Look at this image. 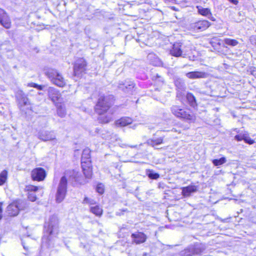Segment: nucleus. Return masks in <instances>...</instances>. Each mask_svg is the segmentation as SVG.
Wrapping results in <instances>:
<instances>
[{"instance_id":"nucleus-1","label":"nucleus","mask_w":256,"mask_h":256,"mask_svg":"<svg viewBox=\"0 0 256 256\" xmlns=\"http://www.w3.org/2000/svg\"><path fill=\"white\" fill-rule=\"evenodd\" d=\"M114 102V98L112 96L100 94L94 106L96 112L99 115L104 114L112 106Z\"/></svg>"},{"instance_id":"nucleus-2","label":"nucleus","mask_w":256,"mask_h":256,"mask_svg":"<svg viewBox=\"0 0 256 256\" xmlns=\"http://www.w3.org/2000/svg\"><path fill=\"white\" fill-rule=\"evenodd\" d=\"M170 110L176 117L188 123L194 122L196 120L195 115L190 109L173 105L170 108Z\"/></svg>"},{"instance_id":"nucleus-3","label":"nucleus","mask_w":256,"mask_h":256,"mask_svg":"<svg viewBox=\"0 0 256 256\" xmlns=\"http://www.w3.org/2000/svg\"><path fill=\"white\" fill-rule=\"evenodd\" d=\"M45 74L53 84L59 87H63L66 85V82L62 76L56 70L48 68Z\"/></svg>"},{"instance_id":"nucleus-4","label":"nucleus","mask_w":256,"mask_h":256,"mask_svg":"<svg viewBox=\"0 0 256 256\" xmlns=\"http://www.w3.org/2000/svg\"><path fill=\"white\" fill-rule=\"evenodd\" d=\"M68 180L65 176L61 178L56 194V200L60 203L64 199L67 192Z\"/></svg>"},{"instance_id":"nucleus-5","label":"nucleus","mask_w":256,"mask_h":256,"mask_svg":"<svg viewBox=\"0 0 256 256\" xmlns=\"http://www.w3.org/2000/svg\"><path fill=\"white\" fill-rule=\"evenodd\" d=\"M27 207L26 202L22 200H18L10 204L6 208V212L10 216H16L20 210H23Z\"/></svg>"},{"instance_id":"nucleus-6","label":"nucleus","mask_w":256,"mask_h":256,"mask_svg":"<svg viewBox=\"0 0 256 256\" xmlns=\"http://www.w3.org/2000/svg\"><path fill=\"white\" fill-rule=\"evenodd\" d=\"M87 62L84 58H79L76 60L74 64V74L78 77H80L85 74L86 70Z\"/></svg>"},{"instance_id":"nucleus-7","label":"nucleus","mask_w":256,"mask_h":256,"mask_svg":"<svg viewBox=\"0 0 256 256\" xmlns=\"http://www.w3.org/2000/svg\"><path fill=\"white\" fill-rule=\"evenodd\" d=\"M58 220L56 216H52L50 217L48 222L45 224L44 228L48 234V237L58 233Z\"/></svg>"},{"instance_id":"nucleus-8","label":"nucleus","mask_w":256,"mask_h":256,"mask_svg":"<svg viewBox=\"0 0 256 256\" xmlns=\"http://www.w3.org/2000/svg\"><path fill=\"white\" fill-rule=\"evenodd\" d=\"M210 25L208 20H200L191 23L189 26V29L196 32H202L207 29Z\"/></svg>"},{"instance_id":"nucleus-9","label":"nucleus","mask_w":256,"mask_h":256,"mask_svg":"<svg viewBox=\"0 0 256 256\" xmlns=\"http://www.w3.org/2000/svg\"><path fill=\"white\" fill-rule=\"evenodd\" d=\"M31 176L33 180L42 181L44 179L46 176V172L43 168H38L32 170Z\"/></svg>"},{"instance_id":"nucleus-10","label":"nucleus","mask_w":256,"mask_h":256,"mask_svg":"<svg viewBox=\"0 0 256 256\" xmlns=\"http://www.w3.org/2000/svg\"><path fill=\"white\" fill-rule=\"evenodd\" d=\"M82 168L83 173L87 178H90L92 176V166L90 160H81Z\"/></svg>"},{"instance_id":"nucleus-11","label":"nucleus","mask_w":256,"mask_h":256,"mask_svg":"<svg viewBox=\"0 0 256 256\" xmlns=\"http://www.w3.org/2000/svg\"><path fill=\"white\" fill-rule=\"evenodd\" d=\"M118 88L126 93L133 94V92L135 90V84L132 81L128 80H126L124 83L120 84Z\"/></svg>"},{"instance_id":"nucleus-12","label":"nucleus","mask_w":256,"mask_h":256,"mask_svg":"<svg viewBox=\"0 0 256 256\" xmlns=\"http://www.w3.org/2000/svg\"><path fill=\"white\" fill-rule=\"evenodd\" d=\"M0 24L6 28L8 29L11 26V21L7 13L0 8Z\"/></svg>"},{"instance_id":"nucleus-13","label":"nucleus","mask_w":256,"mask_h":256,"mask_svg":"<svg viewBox=\"0 0 256 256\" xmlns=\"http://www.w3.org/2000/svg\"><path fill=\"white\" fill-rule=\"evenodd\" d=\"M38 136L39 139L45 142L56 139L55 134L52 131L40 130L38 132Z\"/></svg>"},{"instance_id":"nucleus-14","label":"nucleus","mask_w":256,"mask_h":256,"mask_svg":"<svg viewBox=\"0 0 256 256\" xmlns=\"http://www.w3.org/2000/svg\"><path fill=\"white\" fill-rule=\"evenodd\" d=\"M48 94L49 98L54 102H59L61 101V94L56 88L53 87H50L48 88Z\"/></svg>"},{"instance_id":"nucleus-15","label":"nucleus","mask_w":256,"mask_h":256,"mask_svg":"<svg viewBox=\"0 0 256 256\" xmlns=\"http://www.w3.org/2000/svg\"><path fill=\"white\" fill-rule=\"evenodd\" d=\"M196 8L198 10V14L204 16L208 18L212 22H215L216 20V19L212 16L210 8H204L200 6H196Z\"/></svg>"},{"instance_id":"nucleus-16","label":"nucleus","mask_w":256,"mask_h":256,"mask_svg":"<svg viewBox=\"0 0 256 256\" xmlns=\"http://www.w3.org/2000/svg\"><path fill=\"white\" fill-rule=\"evenodd\" d=\"M131 237L132 239L134 242L136 244H140L144 242L146 240V236L141 232H136L134 234H132Z\"/></svg>"},{"instance_id":"nucleus-17","label":"nucleus","mask_w":256,"mask_h":256,"mask_svg":"<svg viewBox=\"0 0 256 256\" xmlns=\"http://www.w3.org/2000/svg\"><path fill=\"white\" fill-rule=\"evenodd\" d=\"M182 44L180 42H176L173 44L170 50V54L176 57L182 56Z\"/></svg>"},{"instance_id":"nucleus-18","label":"nucleus","mask_w":256,"mask_h":256,"mask_svg":"<svg viewBox=\"0 0 256 256\" xmlns=\"http://www.w3.org/2000/svg\"><path fill=\"white\" fill-rule=\"evenodd\" d=\"M190 246L193 255L200 254L206 250L204 244L201 243H196Z\"/></svg>"},{"instance_id":"nucleus-19","label":"nucleus","mask_w":256,"mask_h":256,"mask_svg":"<svg viewBox=\"0 0 256 256\" xmlns=\"http://www.w3.org/2000/svg\"><path fill=\"white\" fill-rule=\"evenodd\" d=\"M27 190L28 192V198L32 202H34L36 200V196L34 194L35 192H36L40 187L34 186L32 185H30L26 186Z\"/></svg>"},{"instance_id":"nucleus-20","label":"nucleus","mask_w":256,"mask_h":256,"mask_svg":"<svg viewBox=\"0 0 256 256\" xmlns=\"http://www.w3.org/2000/svg\"><path fill=\"white\" fill-rule=\"evenodd\" d=\"M186 76L190 79H196L206 78V74L202 72L194 71L188 72Z\"/></svg>"},{"instance_id":"nucleus-21","label":"nucleus","mask_w":256,"mask_h":256,"mask_svg":"<svg viewBox=\"0 0 256 256\" xmlns=\"http://www.w3.org/2000/svg\"><path fill=\"white\" fill-rule=\"evenodd\" d=\"M198 190L196 186L194 185H190L182 188V194L184 197L190 196L191 194L196 192Z\"/></svg>"},{"instance_id":"nucleus-22","label":"nucleus","mask_w":256,"mask_h":256,"mask_svg":"<svg viewBox=\"0 0 256 256\" xmlns=\"http://www.w3.org/2000/svg\"><path fill=\"white\" fill-rule=\"evenodd\" d=\"M234 139L238 142L243 140L246 143L249 144L254 143V140L251 139L248 134H237L234 136Z\"/></svg>"},{"instance_id":"nucleus-23","label":"nucleus","mask_w":256,"mask_h":256,"mask_svg":"<svg viewBox=\"0 0 256 256\" xmlns=\"http://www.w3.org/2000/svg\"><path fill=\"white\" fill-rule=\"evenodd\" d=\"M132 120L129 117H122L116 122V124L119 126H125L132 123Z\"/></svg>"},{"instance_id":"nucleus-24","label":"nucleus","mask_w":256,"mask_h":256,"mask_svg":"<svg viewBox=\"0 0 256 256\" xmlns=\"http://www.w3.org/2000/svg\"><path fill=\"white\" fill-rule=\"evenodd\" d=\"M74 184L76 186L84 184L87 182L86 178H84L78 172L74 174Z\"/></svg>"},{"instance_id":"nucleus-25","label":"nucleus","mask_w":256,"mask_h":256,"mask_svg":"<svg viewBox=\"0 0 256 256\" xmlns=\"http://www.w3.org/2000/svg\"><path fill=\"white\" fill-rule=\"evenodd\" d=\"M148 58L150 60V63L154 66H160L162 64V62L154 54H148Z\"/></svg>"},{"instance_id":"nucleus-26","label":"nucleus","mask_w":256,"mask_h":256,"mask_svg":"<svg viewBox=\"0 0 256 256\" xmlns=\"http://www.w3.org/2000/svg\"><path fill=\"white\" fill-rule=\"evenodd\" d=\"M90 211L98 216H100L102 214V209L98 205L92 206L90 208Z\"/></svg>"},{"instance_id":"nucleus-27","label":"nucleus","mask_w":256,"mask_h":256,"mask_svg":"<svg viewBox=\"0 0 256 256\" xmlns=\"http://www.w3.org/2000/svg\"><path fill=\"white\" fill-rule=\"evenodd\" d=\"M186 99L189 104L194 108L197 106L196 102L195 97L192 93H188L186 94Z\"/></svg>"},{"instance_id":"nucleus-28","label":"nucleus","mask_w":256,"mask_h":256,"mask_svg":"<svg viewBox=\"0 0 256 256\" xmlns=\"http://www.w3.org/2000/svg\"><path fill=\"white\" fill-rule=\"evenodd\" d=\"M163 142L162 138H158L156 139H150L148 140V144L154 147L155 146L162 144Z\"/></svg>"},{"instance_id":"nucleus-29","label":"nucleus","mask_w":256,"mask_h":256,"mask_svg":"<svg viewBox=\"0 0 256 256\" xmlns=\"http://www.w3.org/2000/svg\"><path fill=\"white\" fill-rule=\"evenodd\" d=\"M146 174L152 180H157L160 178V174L158 173L151 170H146Z\"/></svg>"},{"instance_id":"nucleus-30","label":"nucleus","mask_w":256,"mask_h":256,"mask_svg":"<svg viewBox=\"0 0 256 256\" xmlns=\"http://www.w3.org/2000/svg\"><path fill=\"white\" fill-rule=\"evenodd\" d=\"M8 172L6 170H2L0 174V186L3 185L8 178Z\"/></svg>"},{"instance_id":"nucleus-31","label":"nucleus","mask_w":256,"mask_h":256,"mask_svg":"<svg viewBox=\"0 0 256 256\" xmlns=\"http://www.w3.org/2000/svg\"><path fill=\"white\" fill-rule=\"evenodd\" d=\"M56 112L57 114L61 118L64 117L66 114V110L65 108L62 105L58 106L57 108Z\"/></svg>"},{"instance_id":"nucleus-32","label":"nucleus","mask_w":256,"mask_h":256,"mask_svg":"<svg viewBox=\"0 0 256 256\" xmlns=\"http://www.w3.org/2000/svg\"><path fill=\"white\" fill-rule=\"evenodd\" d=\"M226 162L225 157H222L220 159H214L212 160V162L214 166H219L226 163Z\"/></svg>"},{"instance_id":"nucleus-33","label":"nucleus","mask_w":256,"mask_h":256,"mask_svg":"<svg viewBox=\"0 0 256 256\" xmlns=\"http://www.w3.org/2000/svg\"><path fill=\"white\" fill-rule=\"evenodd\" d=\"M224 41L226 44L232 46H236L238 43L236 40L228 38H224Z\"/></svg>"},{"instance_id":"nucleus-34","label":"nucleus","mask_w":256,"mask_h":256,"mask_svg":"<svg viewBox=\"0 0 256 256\" xmlns=\"http://www.w3.org/2000/svg\"><path fill=\"white\" fill-rule=\"evenodd\" d=\"M181 256H192V251L190 246L180 252Z\"/></svg>"},{"instance_id":"nucleus-35","label":"nucleus","mask_w":256,"mask_h":256,"mask_svg":"<svg viewBox=\"0 0 256 256\" xmlns=\"http://www.w3.org/2000/svg\"><path fill=\"white\" fill-rule=\"evenodd\" d=\"M90 150L89 149H85L83 150L81 160H90Z\"/></svg>"},{"instance_id":"nucleus-36","label":"nucleus","mask_w":256,"mask_h":256,"mask_svg":"<svg viewBox=\"0 0 256 256\" xmlns=\"http://www.w3.org/2000/svg\"><path fill=\"white\" fill-rule=\"evenodd\" d=\"M112 117L110 116H102L98 118V120L100 122L103 124H106L112 120Z\"/></svg>"},{"instance_id":"nucleus-37","label":"nucleus","mask_w":256,"mask_h":256,"mask_svg":"<svg viewBox=\"0 0 256 256\" xmlns=\"http://www.w3.org/2000/svg\"><path fill=\"white\" fill-rule=\"evenodd\" d=\"M82 204H88L90 206L94 205L96 204V201L92 198H88L86 196L84 197L83 201Z\"/></svg>"},{"instance_id":"nucleus-38","label":"nucleus","mask_w":256,"mask_h":256,"mask_svg":"<svg viewBox=\"0 0 256 256\" xmlns=\"http://www.w3.org/2000/svg\"><path fill=\"white\" fill-rule=\"evenodd\" d=\"M20 100L24 104V105H28L30 104V102L28 99L24 95V94H22V98Z\"/></svg>"},{"instance_id":"nucleus-39","label":"nucleus","mask_w":256,"mask_h":256,"mask_svg":"<svg viewBox=\"0 0 256 256\" xmlns=\"http://www.w3.org/2000/svg\"><path fill=\"white\" fill-rule=\"evenodd\" d=\"M28 86L35 88L40 90H42L44 87L42 86L38 85V84L33 82L28 84Z\"/></svg>"},{"instance_id":"nucleus-40","label":"nucleus","mask_w":256,"mask_h":256,"mask_svg":"<svg viewBox=\"0 0 256 256\" xmlns=\"http://www.w3.org/2000/svg\"><path fill=\"white\" fill-rule=\"evenodd\" d=\"M96 192H98L100 194H102L104 192V186L100 184H98L96 188Z\"/></svg>"},{"instance_id":"nucleus-41","label":"nucleus","mask_w":256,"mask_h":256,"mask_svg":"<svg viewBox=\"0 0 256 256\" xmlns=\"http://www.w3.org/2000/svg\"><path fill=\"white\" fill-rule=\"evenodd\" d=\"M120 146L122 148H126L127 146H129L130 148H136L137 147V145H134V146H128V145H126V144H122V146Z\"/></svg>"},{"instance_id":"nucleus-42","label":"nucleus","mask_w":256,"mask_h":256,"mask_svg":"<svg viewBox=\"0 0 256 256\" xmlns=\"http://www.w3.org/2000/svg\"><path fill=\"white\" fill-rule=\"evenodd\" d=\"M22 246H23L25 250H26V251H27V250H28V246H26L25 242H24V241H23V240H22Z\"/></svg>"},{"instance_id":"nucleus-43","label":"nucleus","mask_w":256,"mask_h":256,"mask_svg":"<svg viewBox=\"0 0 256 256\" xmlns=\"http://www.w3.org/2000/svg\"><path fill=\"white\" fill-rule=\"evenodd\" d=\"M238 0H230V2L234 4H237L238 3Z\"/></svg>"},{"instance_id":"nucleus-44","label":"nucleus","mask_w":256,"mask_h":256,"mask_svg":"<svg viewBox=\"0 0 256 256\" xmlns=\"http://www.w3.org/2000/svg\"><path fill=\"white\" fill-rule=\"evenodd\" d=\"M165 2H172L174 3L176 0H163Z\"/></svg>"},{"instance_id":"nucleus-45","label":"nucleus","mask_w":256,"mask_h":256,"mask_svg":"<svg viewBox=\"0 0 256 256\" xmlns=\"http://www.w3.org/2000/svg\"><path fill=\"white\" fill-rule=\"evenodd\" d=\"M2 202H0V214L2 212Z\"/></svg>"},{"instance_id":"nucleus-46","label":"nucleus","mask_w":256,"mask_h":256,"mask_svg":"<svg viewBox=\"0 0 256 256\" xmlns=\"http://www.w3.org/2000/svg\"><path fill=\"white\" fill-rule=\"evenodd\" d=\"M171 9L174 10V11H178V9L176 8L175 6H172L171 8Z\"/></svg>"},{"instance_id":"nucleus-47","label":"nucleus","mask_w":256,"mask_h":256,"mask_svg":"<svg viewBox=\"0 0 256 256\" xmlns=\"http://www.w3.org/2000/svg\"><path fill=\"white\" fill-rule=\"evenodd\" d=\"M136 124H134L132 126L131 128H132L133 129H134L136 128Z\"/></svg>"},{"instance_id":"nucleus-48","label":"nucleus","mask_w":256,"mask_h":256,"mask_svg":"<svg viewBox=\"0 0 256 256\" xmlns=\"http://www.w3.org/2000/svg\"><path fill=\"white\" fill-rule=\"evenodd\" d=\"M178 80H176V82H175V84L177 86H178Z\"/></svg>"},{"instance_id":"nucleus-49","label":"nucleus","mask_w":256,"mask_h":256,"mask_svg":"<svg viewBox=\"0 0 256 256\" xmlns=\"http://www.w3.org/2000/svg\"><path fill=\"white\" fill-rule=\"evenodd\" d=\"M2 218V215L0 214V220Z\"/></svg>"},{"instance_id":"nucleus-50","label":"nucleus","mask_w":256,"mask_h":256,"mask_svg":"<svg viewBox=\"0 0 256 256\" xmlns=\"http://www.w3.org/2000/svg\"><path fill=\"white\" fill-rule=\"evenodd\" d=\"M126 210H127V209H126V210H124L122 211H123V212H126Z\"/></svg>"},{"instance_id":"nucleus-51","label":"nucleus","mask_w":256,"mask_h":256,"mask_svg":"<svg viewBox=\"0 0 256 256\" xmlns=\"http://www.w3.org/2000/svg\"><path fill=\"white\" fill-rule=\"evenodd\" d=\"M117 215H120V214H118V212H116Z\"/></svg>"}]
</instances>
